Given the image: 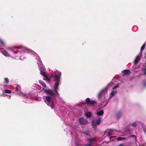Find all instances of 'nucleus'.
I'll return each mask as SVG.
<instances>
[{
  "label": "nucleus",
  "mask_w": 146,
  "mask_h": 146,
  "mask_svg": "<svg viewBox=\"0 0 146 146\" xmlns=\"http://www.w3.org/2000/svg\"><path fill=\"white\" fill-rule=\"evenodd\" d=\"M54 81L56 83L54 84V93H57L58 92L57 90L58 89L59 86V83L60 81V80H59V78L56 75L55 76V77Z\"/></svg>",
  "instance_id": "obj_1"
},
{
  "label": "nucleus",
  "mask_w": 146,
  "mask_h": 146,
  "mask_svg": "<svg viewBox=\"0 0 146 146\" xmlns=\"http://www.w3.org/2000/svg\"><path fill=\"white\" fill-rule=\"evenodd\" d=\"M101 120V118L99 117L98 120H96L92 121V127L95 130H96V125L100 124Z\"/></svg>",
  "instance_id": "obj_2"
},
{
  "label": "nucleus",
  "mask_w": 146,
  "mask_h": 146,
  "mask_svg": "<svg viewBox=\"0 0 146 146\" xmlns=\"http://www.w3.org/2000/svg\"><path fill=\"white\" fill-rule=\"evenodd\" d=\"M96 102L95 100H91L89 98H87L86 99V104L89 105L94 106L96 104Z\"/></svg>",
  "instance_id": "obj_3"
},
{
  "label": "nucleus",
  "mask_w": 146,
  "mask_h": 146,
  "mask_svg": "<svg viewBox=\"0 0 146 146\" xmlns=\"http://www.w3.org/2000/svg\"><path fill=\"white\" fill-rule=\"evenodd\" d=\"M79 122L82 125H86L88 123V121L83 117H80L79 119Z\"/></svg>",
  "instance_id": "obj_4"
},
{
  "label": "nucleus",
  "mask_w": 146,
  "mask_h": 146,
  "mask_svg": "<svg viewBox=\"0 0 146 146\" xmlns=\"http://www.w3.org/2000/svg\"><path fill=\"white\" fill-rule=\"evenodd\" d=\"M43 90H44V92L46 94L51 95L52 96H53L55 94L54 92H53L50 89H44V88Z\"/></svg>",
  "instance_id": "obj_5"
},
{
  "label": "nucleus",
  "mask_w": 146,
  "mask_h": 146,
  "mask_svg": "<svg viewBox=\"0 0 146 146\" xmlns=\"http://www.w3.org/2000/svg\"><path fill=\"white\" fill-rule=\"evenodd\" d=\"M54 73L55 74L54 75H53V77L54 78V79L55 76L56 75L57 77L59 78V80H60V76L61 74V72H59L58 70H56V71H54Z\"/></svg>",
  "instance_id": "obj_6"
},
{
  "label": "nucleus",
  "mask_w": 146,
  "mask_h": 146,
  "mask_svg": "<svg viewBox=\"0 0 146 146\" xmlns=\"http://www.w3.org/2000/svg\"><path fill=\"white\" fill-rule=\"evenodd\" d=\"M104 91V90H103L98 95V97L99 99H102L103 98H104L105 97V94L103 93V92Z\"/></svg>",
  "instance_id": "obj_7"
},
{
  "label": "nucleus",
  "mask_w": 146,
  "mask_h": 146,
  "mask_svg": "<svg viewBox=\"0 0 146 146\" xmlns=\"http://www.w3.org/2000/svg\"><path fill=\"white\" fill-rule=\"evenodd\" d=\"M1 52L5 56H10V54L5 50H2L1 51Z\"/></svg>",
  "instance_id": "obj_8"
},
{
  "label": "nucleus",
  "mask_w": 146,
  "mask_h": 146,
  "mask_svg": "<svg viewBox=\"0 0 146 146\" xmlns=\"http://www.w3.org/2000/svg\"><path fill=\"white\" fill-rule=\"evenodd\" d=\"M122 73L123 74L126 75L129 74L131 73L128 70H124L122 71Z\"/></svg>",
  "instance_id": "obj_9"
},
{
  "label": "nucleus",
  "mask_w": 146,
  "mask_h": 146,
  "mask_svg": "<svg viewBox=\"0 0 146 146\" xmlns=\"http://www.w3.org/2000/svg\"><path fill=\"white\" fill-rule=\"evenodd\" d=\"M140 60V57L138 56H137L135 58L134 61L135 63V64H136Z\"/></svg>",
  "instance_id": "obj_10"
},
{
  "label": "nucleus",
  "mask_w": 146,
  "mask_h": 146,
  "mask_svg": "<svg viewBox=\"0 0 146 146\" xmlns=\"http://www.w3.org/2000/svg\"><path fill=\"white\" fill-rule=\"evenodd\" d=\"M108 131L107 133V136L108 137L110 136L112 134V132H113V130L111 129H108L107 130V131Z\"/></svg>",
  "instance_id": "obj_11"
},
{
  "label": "nucleus",
  "mask_w": 146,
  "mask_h": 146,
  "mask_svg": "<svg viewBox=\"0 0 146 146\" xmlns=\"http://www.w3.org/2000/svg\"><path fill=\"white\" fill-rule=\"evenodd\" d=\"M104 113V112L103 110H101L100 111L97 112L96 114L98 116L102 115Z\"/></svg>",
  "instance_id": "obj_12"
},
{
  "label": "nucleus",
  "mask_w": 146,
  "mask_h": 146,
  "mask_svg": "<svg viewBox=\"0 0 146 146\" xmlns=\"http://www.w3.org/2000/svg\"><path fill=\"white\" fill-rule=\"evenodd\" d=\"M46 100L48 103L50 102L51 101V98L50 96H46L45 97Z\"/></svg>",
  "instance_id": "obj_13"
},
{
  "label": "nucleus",
  "mask_w": 146,
  "mask_h": 146,
  "mask_svg": "<svg viewBox=\"0 0 146 146\" xmlns=\"http://www.w3.org/2000/svg\"><path fill=\"white\" fill-rule=\"evenodd\" d=\"M85 115L88 118H90L92 116V113L90 112H88L85 113Z\"/></svg>",
  "instance_id": "obj_14"
},
{
  "label": "nucleus",
  "mask_w": 146,
  "mask_h": 146,
  "mask_svg": "<svg viewBox=\"0 0 146 146\" xmlns=\"http://www.w3.org/2000/svg\"><path fill=\"white\" fill-rule=\"evenodd\" d=\"M40 74H41L43 76L44 78H47V75L44 72H43L42 71H40Z\"/></svg>",
  "instance_id": "obj_15"
},
{
  "label": "nucleus",
  "mask_w": 146,
  "mask_h": 146,
  "mask_svg": "<svg viewBox=\"0 0 146 146\" xmlns=\"http://www.w3.org/2000/svg\"><path fill=\"white\" fill-rule=\"evenodd\" d=\"M39 82L43 87L44 88H46V85L43 82L39 81Z\"/></svg>",
  "instance_id": "obj_16"
},
{
  "label": "nucleus",
  "mask_w": 146,
  "mask_h": 146,
  "mask_svg": "<svg viewBox=\"0 0 146 146\" xmlns=\"http://www.w3.org/2000/svg\"><path fill=\"white\" fill-rule=\"evenodd\" d=\"M121 114L120 112H118L116 115V117L118 119H119L121 116Z\"/></svg>",
  "instance_id": "obj_17"
},
{
  "label": "nucleus",
  "mask_w": 146,
  "mask_h": 146,
  "mask_svg": "<svg viewBox=\"0 0 146 146\" xmlns=\"http://www.w3.org/2000/svg\"><path fill=\"white\" fill-rule=\"evenodd\" d=\"M4 83L7 84L9 82V80L8 78H6L4 79Z\"/></svg>",
  "instance_id": "obj_18"
},
{
  "label": "nucleus",
  "mask_w": 146,
  "mask_h": 146,
  "mask_svg": "<svg viewBox=\"0 0 146 146\" xmlns=\"http://www.w3.org/2000/svg\"><path fill=\"white\" fill-rule=\"evenodd\" d=\"M82 133L86 135H90L89 133H90V132L89 131H83Z\"/></svg>",
  "instance_id": "obj_19"
},
{
  "label": "nucleus",
  "mask_w": 146,
  "mask_h": 146,
  "mask_svg": "<svg viewBox=\"0 0 146 146\" xmlns=\"http://www.w3.org/2000/svg\"><path fill=\"white\" fill-rule=\"evenodd\" d=\"M125 139H126L125 137H118L117 139L118 141H121V140H123Z\"/></svg>",
  "instance_id": "obj_20"
},
{
  "label": "nucleus",
  "mask_w": 146,
  "mask_h": 146,
  "mask_svg": "<svg viewBox=\"0 0 146 146\" xmlns=\"http://www.w3.org/2000/svg\"><path fill=\"white\" fill-rule=\"evenodd\" d=\"M145 43L142 46L141 48V52H142L143 51V50H144L145 47Z\"/></svg>",
  "instance_id": "obj_21"
},
{
  "label": "nucleus",
  "mask_w": 146,
  "mask_h": 146,
  "mask_svg": "<svg viewBox=\"0 0 146 146\" xmlns=\"http://www.w3.org/2000/svg\"><path fill=\"white\" fill-rule=\"evenodd\" d=\"M117 93V91L116 90L113 91L111 93V95L112 96H113L114 95H115Z\"/></svg>",
  "instance_id": "obj_22"
},
{
  "label": "nucleus",
  "mask_w": 146,
  "mask_h": 146,
  "mask_svg": "<svg viewBox=\"0 0 146 146\" xmlns=\"http://www.w3.org/2000/svg\"><path fill=\"white\" fill-rule=\"evenodd\" d=\"M86 141H88L89 142H92L93 141H94L95 139L94 138H91V139H86Z\"/></svg>",
  "instance_id": "obj_23"
},
{
  "label": "nucleus",
  "mask_w": 146,
  "mask_h": 146,
  "mask_svg": "<svg viewBox=\"0 0 146 146\" xmlns=\"http://www.w3.org/2000/svg\"><path fill=\"white\" fill-rule=\"evenodd\" d=\"M0 44L3 46H5V43L4 41L1 39H0Z\"/></svg>",
  "instance_id": "obj_24"
},
{
  "label": "nucleus",
  "mask_w": 146,
  "mask_h": 146,
  "mask_svg": "<svg viewBox=\"0 0 146 146\" xmlns=\"http://www.w3.org/2000/svg\"><path fill=\"white\" fill-rule=\"evenodd\" d=\"M5 92L6 93L10 94L11 92V91L9 90H6L5 91Z\"/></svg>",
  "instance_id": "obj_25"
},
{
  "label": "nucleus",
  "mask_w": 146,
  "mask_h": 146,
  "mask_svg": "<svg viewBox=\"0 0 146 146\" xmlns=\"http://www.w3.org/2000/svg\"><path fill=\"white\" fill-rule=\"evenodd\" d=\"M131 126L134 127H136L137 126V123L136 122H134L131 124Z\"/></svg>",
  "instance_id": "obj_26"
},
{
  "label": "nucleus",
  "mask_w": 146,
  "mask_h": 146,
  "mask_svg": "<svg viewBox=\"0 0 146 146\" xmlns=\"http://www.w3.org/2000/svg\"><path fill=\"white\" fill-rule=\"evenodd\" d=\"M142 71L144 73V74L146 75V69H143Z\"/></svg>",
  "instance_id": "obj_27"
},
{
  "label": "nucleus",
  "mask_w": 146,
  "mask_h": 146,
  "mask_svg": "<svg viewBox=\"0 0 146 146\" xmlns=\"http://www.w3.org/2000/svg\"><path fill=\"white\" fill-rule=\"evenodd\" d=\"M143 86L144 87H145L146 86V80H143Z\"/></svg>",
  "instance_id": "obj_28"
},
{
  "label": "nucleus",
  "mask_w": 146,
  "mask_h": 146,
  "mask_svg": "<svg viewBox=\"0 0 146 146\" xmlns=\"http://www.w3.org/2000/svg\"><path fill=\"white\" fill-rule=\"evenodd\" d=\"M119 86L118 84H117L116 86H115L113 88V89H114L118 87Z\"/></svg>",
  "instance_id": "obj_29"
},
{
  "label": "nucleus",
  "mask_w": 146,
  "mask_h": 146,
  "mask_svg": "<svg viewBox=\"0 0 146 146\" xmlns=\"http://www.w3.org/2000/svg\"><path fill=\"white\" fill-rule=\"evenodd\" d=\"M131 137H134L136 141H137L136 139H137V137L135 135H132L131 136Z\"/></svg>",
  "instance_id": "obj_30"
},
{
  "label": "nucleus",
  "mask_w": 146,
  "mask_h": 146,
  "mask_svg": "<svg viewBox=\"0 0 146 146\" xmlns=\"http://www.w3.org/2000/svg\"><path fill=\"white\" fill-rule=\"evenodd\" d=\"M91 143H88L87 144L85 145V146H91Z\"/></svg>",
  "instance_id": "obj_31"
},
{
  "label": "nucleus",
  "mask_w": 146,
  "mask_h": 146,
  "mask_svg": "<svg viewBox=\"0 0 146 146\" xmlns=\"http://www.w3.org/2000/svg\"><path fill=\"white\" fill-rule=\"evenodd\" d=\"M22 46H19V47H16V48H22Z\"/></svg>",
  "instance_id": "obj_32"
},
{
  "label": "nucleus",
  "mask_w": 146,
  "mask_h": 146,
  "mask_svg": "<svg viewBox=\"0 0 146 146\" xmlns=\"http://www.w3.org/2000/svg\"><path fill=\"white\" fill-rule=\"evenodd\" d=\"M12 51H13V52L15 54H17V52H18V51H17L16 52L13 51V50H12Z\"/></svg>",
  "instance_id": "obj_33"
},
{
  "label": "nucleus",
  "mask_w": 146,
  "mask_h": 146,
  "mask_svg": "<svg viewBox=\"0 0 146 146\" xmlns=\"http://www.w3.org/2000/svg\"><path fill=\"white\" fill-rule=\"evenodd\" d=\"M123 144H120L118 146H123Z\"/></svg>",
  "instance_id": "obj_34"
},
{
  "label": "nucleus",
  "mask_w": 146,
  "mask_h": 146,
  "mask_svg": "<svg viewBox=\"0 0 146 146\" xmlns=\"http://www.w3.org/2000/svg\"><path fill=\"white\" fill-rule=\"evenodd\" d=\"M51 108H54V106L53 104L51 106Z\"/></svg>",
  "instance_id": "obj_35"
},
{
  "label": "nucleus",
  "mask_w": 146,
  "mask_h": 146,
  "mask_svg": "<svg viewBox=\"0 0 146 146\" xmlns=\"http://www.w3.org/2000/svg\"><path fill=\"white\" fill-rule=\"evenodd\" d=\"M89 143L91 144V145L93 144L92 142H89Z\"/></svg>",
  "instance_id": "obj_36"
},
{
  "label": "nucleus",
  "mask_w": 146,
  "mask_h": 146,
  "mask_svg": "<svg viewBox=\"0 0 146 146\" xmlns=\"http://www.w3.org/2000/svg\"><path fill=\"white\" fill-rule=\"evenodd\" d=\"M7 50H11V49L10 48H7Z\"/></svg>",
  "instance_id": "obj_37"
},
{
  "label": "nucleus",
  "mask_w": 146,
  "mask_h": 146,
  "mask_svg": "<svg viewBox=\"0 0 146 146\" xmlns=\"http://www.w3.org/2000/svg\"><path fill=\"white\" fill-rule=\"evenodd\" d=\"M28 53H29V50L28 49Z\"/></svg>",
  "instance_id": "obj_38"
},
{
  "label": "nucleus",
  "mask_w": 146,
  "mask_h": 146,
  "mask_svg": "<svg viewBox=\"0 0 146 146\" xmlns=\"http://www.w3.org/2000/svg\"><path fill=\"white\" fill-rule=\"evenodd\" d=\"M128 130H129V131H130V130H129V129H128Z\"/></svg>",
  "instance_id": "obj_39"
},
{
  "label": "nucleus",
  "mask_w": 146,
  "mask_h": 146,
  "mask_svg": "<svg viewBox=\"0 0 146 146\" xmlns=\"http://www.w3.org/2000/svg\"><path fill=\"white\" fill-rule=\"evenodd\" d=\"M26 98H27V96H26Z\"/></svg>",
  "instance_id": "obj_40"
}]
</instances>
